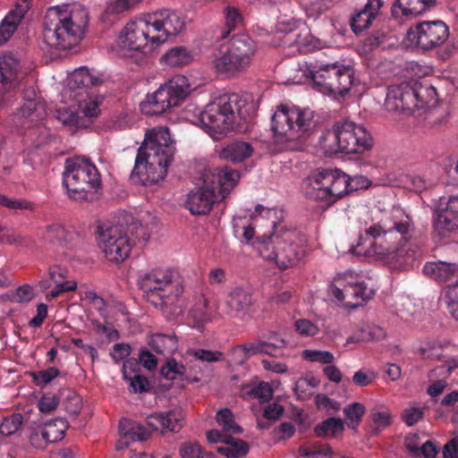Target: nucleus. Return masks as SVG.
Masks as SVG:
<instances>
[{"label":"nucleus","instance_id":"55","mask_svg":"<svg viewBox=\"0 0 458 458\" xmlns=\"http://www.w3.org/2000/svg\"><path fill=\"white\" fill-rule=\"evenodd\" d=\"M371 420L376 426L374 433L377 434L379 429L385 428L391 423V415L389 411L384 407L373 408L369 415Z\"/></svg>","mask_w":458,"mask_h":458},{"label":"nucleus","instance_id":"28","mask_svg":"<svg viewBox=\"0 0 458 458\" xmlns=\"http://www.w3.org/2000/svg\"><path fill=\"white\" fill-rule=\"evenodd\" d=\"M43 40L46 45L43 49L55 54L57 50V6L50 7L44 17Z\"/></svg>","mask_w":458,"mask_h":458},{"label":"nucleus","instance_id":"30","mask_svg":"<svg viewBox=\"0 0 458 458\" xmlns=\"http://www.w3.org/2000/svg\"><path fill=\"white\" fill-rule=\"evenodd\" d=\"M252 153L253 148L251 144L242 140H234L227 143L220 150L219 157L238 164L245 161Z\"/></svg>","mask_w":458,"mask_h":458},{"label":"nucleus","instance_id":"26","mask_svg":"<svg viewBox=\"0 0 458 458\" xmlns=\"http://www.w3.org/2000/svg\"><path fill=\"white\" fill-rule=\"evenodd\" d=\"M436 3V0H395L391 14L395 19L417 16L434 7Z\"/></svg>","mask_w":458,"mask_h":458},{"label":"nucleus","instance_id":"2","mask_svg":"<svg viewBox=\"0 0 458 458\" xmlns=\"http://www.w3.org/2000/svg\"><path fill=\"white\" fill-rule=\"evenodd\" d=\"M174 152L175 147L168 128L159 127L148 131L138 149L131 179L143 185L163 181Z\"/></svg>","mask_w":458,"mask_h":458},{"label":"nucleus","instance_id":"58","mask_svg":"<svg viewBox=\"0 0 458 458\" xmlns=\"http://www.w3.org/2000/svg\"><path fill=\"white\" fill-rule=\"evenodd\" d=\"M124 229L130 239L134 242L133 245L136 244L137 241L147 242L149 239V234L147 233L146 228L139 221L132 219L131 224L124 226Z\"/></svg>","mask_w":458,"mask_h":458},{"label":"nucleus","instance_id":"62","mask_svg":"<svg viewBox=\"0 0 458 458\" xmlns=\"http://www.w3.org/2000/svg\"><path fill=\"white\" fill-rule=\"evenodd\" d=\"M40 412L49 414L57 408V396L55 394H44L38 402Z\"/></svg>","mask_w":458,"mask_h":458},{"label":"nucleus","instance_id":"51","mask_svg":"<svg viewBox=\"0 0 458 458\" xmlns=\"http://www.w3.org/2000/svg\"><path fill=\"white\" fill-rule=\"evenodd\" d=\"M444 300L451 316L458 320V280L444 291Z\"/></svg>","mask_w":458,"mask_h":458},{"label":"nucleus","instance_id":"34","mask_svg":"<svg viewBox=\"0 0 458 458\" xmlns=\"http://www.w3.org/2000/svg\"><path fill=\"white\" fill-rule=\"evenodd\" d=\"M157 22H159V21L157 15L155 13L153 16H150L148 21L142 20L145 38H147L148 43L150 45L149 50H151L154 46H159L167 40L163 29H161Z\"/></svg>","mask_w":458,"mask_h":458},{"label":"nucleus","instance_id":"32","mask_svg":"<svg viewBox=\"0 0 458 458\" xmlns=\"http://www.w3.org/2000/svg\"><path fill=\"white\" fill-rule=\"evenodd\" d=\"M416 98H418V109L423 107L434 108L438 102L436 89L427 81H412Z\"/></svg>","mask_w":458,"mask_h":458},{"label":"nucleus","instance_id":"24","mask_svg":"<svg viewBox=\"0 0 458 458\" xmlns=\"http://www.w3.org/2000/svg\"><path fill=\"white\" fill-rule=\"evenodd\" d=\"M147 425L152 431L169 430L178 432L182 428L183 417L180 411H169L166 412L155 413L147 417Z\"/></svg>","mask_w":458,"mask_h":458},{"label":"nucleus","instance_id":"3","mask_svg":"<svg viewBox=\"0 0 458 458\" xmlns=\"http://www.w3.org/2000/svg\"><path fill=\"white\" fill-rule=\"evenodd\" d=\"M256 114V106L250 96L231 94L220 97L199 114V121L216 140L228 131L241 130L242 124Z\"/></svg>","mask_w":458,"mask_h":458},{"label":"nucleus","instance_id":"45","mask_svg":"<svg viewBox=\"0 0 458 458\" xmlns=\"http://www.w3.org/2000/svg\"><path fill=\"white\" fill-rule=\"evenodd\" d=\"M17 68L12 57L0 58V94L4 91V86L16 79Z\"/></svg>","mask_w":458,"mask_h":458},{"label":"nucleus","instance_id":"14","mask_svg":"<svg viewBox=\"0 0 458 458\" xmlns=\"http://www.w3.org/2000/svg\"><path fill=\"white\" fill-rule=\"evenodd\" d=\"M98 242L106 259L120 263L125 260L134 243L122 224L98 227Z\"/></svg>","mask_w":458,"mask_h":458},{"label":"nucleus","instance_id":"63","mask_svg":"<svg viewBox=\"0 0 458 458\" xmlns=\"http://www.w3.org/2000/svg\"><path fill=\"white\" fill-rule=\"evenodd\" d=\"M34 296L33 287L30 284H23L15 290L13 298L10 299V301H15L19 303H27L32 301Z\"/></svg>","mask_w":458,"mask_h":458},{"label":"nucleus","instance_id":"19","mask_svg":"<svg viewBox=\"0 0 458 458\" xmlns=\"http://www.w3.org/2000/svg\"><path fill=\"white\" fill-rule=\"evenodd\" d=\"M252 295L242 286L232 288L226 294L225 301L217 307L220 318H233L246 312L252 305Z\"/></svg>","mask_w":458,"mask_h":458},{"label":"nucleus","instance_id":"35","mask_svg":"<svg viewBox=\"0 0 458 458\" xmlns=\"http://www.w3.org/2000/svg\"><path fill=\"white\" fill-rule=\"evenodd\" d=\"M192 59L191 52L183 46L171 48L161 57V61L171 67L188 65L191 63Z\"/></svg>","mask_w":458,"mask_h":458},{"label":"nucleus","instance_id":"31","mask_svg":"<svg viewBox=\"0 0 458 458\" xmlns=\"http://www.w3.org/2000/svg\"><path fill=\"white\" fill-rule=\"evenodd\" d=\"M155 14L157 15V24L163 29L166 39L169 36H176L185 28L184 19L176 12L163 10Z\"/></svg>","mask_w":458,"mask_h":458},{"label":"nucleus","instance_id":"16","mask_svg":"<svg viewBox=\"0 0 458 458\" xmlns=\"http://www.w3.org/2000/svg\"><path fill=\"white\" fill-rule=\"evenodd\" d=\"M432 239L445 243L458 233V196H452L434 211Z\"/></svg>","mask_w":458,"mask_h":458},{"label":"nucleus","instance_id":"40","mask_svg":"<svg viewBox=\"0 0 458 458\" xmlns=\"http://www.w3.org/2000/svg\"><path fill=\"white\" fill-rule=\"evenodd\" d=\"M189 317L197 325H204L212 319V313L208 308V301L203 295L199 296L189 310Z\"/></svg>","mask_w":458,"mask_h":458},{"label":"nucleus","instance_id":"27","mask_svg":"<svg viewBox=\"0 0 458 458\" xmlns=\"http://www.w3.org/2000/svg\"><path fill=\"white\" fill-rule=\"evenodd\" d=\"M404 446L408 454L413 458L423 456L424 458H436L439 452V446L436 442L428 440L420 444L418 434L409 433L404 437Z\"/></svg>","mask_w":458,"mask_h":458},{"label":"nucleus","instance_id":"43","mask_svg":"<svg viewBox=\"0 0 458 458\" xmlns=\"http://www.w3.org/2000/svg\"><path fill=\"white\" fill-rule=\"evenodd\" d=\"M225 16V30L222 32V38H226L229 34L243 22V17L239 9L234 6H226L223 10Z\"/></svg>","mask_w":458,"mask_h":458},{"label":"nucleus","instance_id":"36","mask_svg":"<svg viewBox=\"0 0 458 458\" xmlns=\"http://www.w3.org/2000/svg\"><path fill=\"white\" fill-rule=\"evenodd\" d=\"M120 433L125 434L131 442L145 441L151 436V431L145 426L130 420H124L119 425Z\"/></svg>","mask_w":458,"mask_h":458},{"label":"nucleus","instance_id":"4","mask_svg":"<svg viewBox=\"0 0 458 458\" xmlns=\"http://www.w3.org/2000/svg\"><path fill=\"white\" fill-rule=\"evenodd\" d=\"M139 285L147 301L160 309L169 319L183 314L187 301L183 296V279L178 272L152 269L140 277Z\"/></svg>","mask_w":458,"mask_h":458},{"label":"nucleus","instance_id":"23","mask_svg":"<svg viewBox=\"0 0 458 458\" xmlns=\"http://www.w3.org/2000/svg\"><path fill=\"white\" fill-rule=\"evenodd\" d=\"M142 26V20L131 21L126 24L119 37L121 48L129 52H146L148 43Z\"/></svg>","mask_w":458,"mask_h":458},{"label":"nucleus","instance_id":"54","mask_svg":"<svg viewBox=\"0 0 458 458\" xmlns=\"http://www.w3.org/2000/svg\"><path fill=\"white\" fill-rule=\"evenodd\" d=\"M445 345L437 340L427 341L423 346L419 348V353L423 359L440 360L443 358L440 351Z\"/></svg>","mask_w":458,"mask_h":458},{"label":"nucleus","instance_id":"47","mask_svg":"<svg viewBox=\"0 0 458 458\" xmlns=\"http://www.w3.org/2000/svg\"><path fill=\"white\" fill-rule=\"evenodd\" d=\"M365 411V406L360 403H353L345 406L344 413L347 420V426L356 431Z\"/></svg>","mask_w":458,"mask_h":458},{"label":"nucleus","instance_id":"46","mask_svg":"<svg viewBox=\"0 0 458 458\" xmlns=\"http://www.w3.org/2000/svg\"><path fill=\"white\" fill-rule=\"evenodd\" d=\"M20 113L21 116L30 119L31 122L42 120L46 116V106L44 103L30 99L21 106Z\"/></svg>","mask_w":458,"mask_h":458},{"label":"nucleus","instance_id":"13","mask_svg":"<svg viewBox=\"0 0 458 458\" xmlns=\"http://www.w3.org/2000/svg\"><path fill=\"white\" fill-rule=\"evenodd\" d=\"M310 78L319 91L344 97L352 85L353 72L347 66L325 64L310 72Z\"/></svg>","mask_w":458,"mask_h":458},{"label":"nucleus","instance_id":"42","mask_svg":"<svg viewBox=\"0 0 458 458\" xmlns=\"http://www.w3.org/2000/svg\"><path fill=\"white\" fill-rule=\"evenodd\" d=\"M241 395L244 399L257 398L262 402H268L273 397V389L266 382H261L256 386L247 385L242 388Z\"/></svg>","mask_w":458,"mask_h":458},{"label":"nucleus","instance_id":"1","mask_svg":"<svg viewBox=\"0 0 458 458\" xmlns=\"http://www.w3.org/2000/svg\"><path fill=\"white\" fill-rule=\"evenodd\" d=\"M415 233L412 218L400 209L371 225L360 235L352 251L358 255H376L380 259L412 257L411 240Z\"/></svg>","mask_w":458,"mask_h":458},{"label":"nucleus","instance_id":"10","mask_svg":"<svg viewBox=\"0 0 458 458\" xmlns=\"http://www.w3.org/2000/svg\"><path fill=\"white\" fill-rule=\"evenodd\" d=\"M349 176L338 170L318 171L304 179L305 196L330 206L349 194Z\"/></svg>","mask_w":458,"mask_h":458},{"label":"nucleus","instance_id":"7","mask_svg":"<svg viewBox=\"0 0 458 458\" xmlns=\"http://www.w3.org/2000/svg\"><path fill=\"white\" fill-rule=\"evenodd\" d=\"M273 233L262 236L260 255L267 260L275 261L281 269L296 266L304 257L303 240L295 230L284 227L272 221Z\"/></svg>","mask_w":458,"mask_h":458},{"label":"nucleus","instance_id":"48","mask_svg":"<svg viewBox=\"0 0 458 458\" xmlns=\"http://www.w3.org/2000/svg\"><path fill=\"white\" fill-rule=\"evenodd\" d=\"M376 16L372 13L363 7L351 18L350 24L352 31L355 34L362 32L370 26L371 21Z\"/></svg>","mask_w":458,"mask_h":458},{"label":"nucleus","instance_id":"18","mask_svg":"<svg viewBox=\"0 0 458 458\" xmlns=\"http://www.w3.org/2000/svg\"><path fill=\"white\" fill-rule=\"evenodd\" d=\"M418 106L412 81L389 87L386 98V106L389 111L411 114L418 109Z\"/></svg>","mask_w":458,"mask_h":458},{"label":"nucleus","instance_id":"8","mask_svg":"<svg viewBox=\"0 0 458 458\" xmlns=\"http://www.w3.org/2000/svg\"><path fill=\"white\" fill-rule=\"evenodd\" d=\"M256 52L257 45L250 36L233 35L216 49L213 65L217 73L229 78L236 77L251 65Z\"/></svg>","mask_w":458,"mask_h":458},{"label":"nucleus","instance_id":"21","mask_svg":"<svg viewBox=\"0 0 458 458\" xmlns=\"http://www.w3.org/2000/svg\"><path fill=\"white\" fill-rule=\"evenodd\" d=\"M332 293L338 301H343L346 308L357 309L369 301L375 293L372 289L368 288L365 283L361 282L347 284L344 289L333 286Z\"/></svg>","mask_w":458,"mask_h":458},{"label":"nucleus","instance_id":"11","mask_svg":"<svg viewBox=\"0 0 458 458\" xmlns=\"http://www.w3.org/2000/svg\"><path fill=\"white\" fill-rule=\"evenodd\" d=\"M190 92V85L184 76H176L161 85L153 94L140 103V108L148 115H161L172 107L179 106Z\"/></svg>","mask_w":458,"mask_h":458},{"label":"nucleus","instance_id":"6","mask_svg":"<svg viewBox=\"0 0 458 458\" xmlns=\"http://www.w3.org/2000/svg\"><path fill=\"white\" fill-rule=\"evenodd\" d=\"M317 126L314 114L309 109L278 106L272 116L271 129L277 140L285 143L288 150H298Z\"/></svg>","mask_w":458,"mask_h":458},{"label":"nucleus","instance_id":"25","mask_svg":"<svg viewBox=\"0 0 458 458\" xmlns=\"http://www.w3.org/2000/svg\"><path fill=\"white\" fill-rule=\"evenodd\" d=\"M103 83V80L99 76L93 75L89 72V69L85 67H81L80 69H76L73 71L66 79V87L73 91L75 89L83 90L87 95L92 97V98H98L97 96H94V93H89L88 89L89 87H96L101 85Z\"/></svg>","mask_w":458,"mask_h":458},{"label":"nucleus","instance_id":"61","mask_svg":"<svg viewBox=\"0 0 458 458\" xmlns=\"http://www.w3.org/2000/svg\"><path fill=\"white\" fill-rule=\"evenodd\" d=\"M303 357L310 361L320 362L323 364H331L334 360V355L328 351H303Z\"/></svg>","mask_w":458,"mask_h":458},{"label":"nucleus","instance_id":"41","mask_svg":"<svg viewBox=\"0 0 458 458\" xmlns=\"http://www.w3.org/2000/svg\"><path fill=\"white\" fill-rule=\"evenodd\" d=\"M344 429V422L338 418H328L322 422L318 423L314 428L315 434L319 437H335L341 434Z\"/></svg>","mask_w":458,"mask_h":458},{"label":"nucleus","instance_id":"57","mask_svg":"<svg viewBox=\"0 0 458 458\" xmlns=\"http://www.w3.org/2000/svg\"><path fill=\"white\" fill-rule=\"evenodd\" d=\"M29 375L33 378V383L40 387L45 386L57 377V369L48 368L38 371H30Z\"/></svg>","mask_w":458,"mask_h":458},{"label":"nucleus","instance_id":"39","mask_svg":"<svg viewBox=\"0 0 458 458\" xmlns=\"http://www.w3.org/2000/svg\"><path fill=\"white\" fill-rule=\"evenodd\" d=\"M264 340L261 339L247 342L233 348V354L241 355V358L237 360L239 365H242L250 357L264 354Z\"/></svg>","mask_w":458,"mask_h":458},{"label":"nucleus","instance_id":"37","mask_svg":"<svg viewBox=\"0 0 458 458\" xmlns=\"http://www.w3.org/2000/svg\"><path fill=\"white\" fill-rule=\"evenodd\" d=\"M149 345L158 354L171 355L177 350V340L174 335L156 334L152 335Z\"/></svg>","mask_w":458,"mask_h":458},{"label":"nucleus","instance_id":"9","mask_svg":"<svg viewBox=\"0 0 458 458\" xmlns=\"http://www.w3.org/2000/svg\"><path fill=\"white\" fill-rule=\"evenodd\" d=\"M63 185L70 199L92 200L101 188V176L97 167L89 160L67 158L63 172Z\"/></svg>","mask_w":458,"mask_h":458},{"label":"nucleus","instance_id":"56","mask_svg":"<svg viewBox=\"0 0 458 458\" xmlns=\"http://www.w3.org/2000/svg\"><path fill=\"white\" fill-rule=\"evenodd\" d=\"M299 453L301 456H332L335 454L327 444H310L301 446Z\"/></svg>","mask_w":458,"mask_h":458},{"label":"nucleus","instance_id":"49","mask_svg":"<svg viewBox=\"0 0 458 458\" xmlns=\"http://www.w3.org/2000/svg\"><path fill=\"white\" fill-rule=\"evenodd\" d=\"M216 420L225 432H230L232 434H240L242 432V428L234 422L233 414L228 408L219 410L216 413Z\"/></svg>","mask_w":458,"mask_h":458},{"label":"nucleus","instance_id":"38","mask_svg":"<svg viewBox=\"0 0 458 458\" xmlns=\"http://www.w3.org/2000/svg\"><path fill=\"white\" fill-rule=\"evenodd\" d=\"M65 412L71 416H77L82 408L81 397L73 390L65 388L59 391V402Z\"/></svg>","mask_w":458,"mask_h":458},{"label":"nucleus","instance_id":"50","mask_svg":"<svg viewBox=\"0 0 458 458\" xmlns=\"http://www.w3.org/2000/svg\"><path fill=\"white\" fill-rule=\"evenodd\" d=\"M181 458H214L213 452L204 453L201 446L196 442H186L181 445L179 449Z\"/></svg>","mask_w":458,"mask_h":458},{"label":"nucleus","instance_id":"15","mask_svg":"<svg viewBox=\"0 0 458 458\" xmlns=\"http://www.w3.org/2000/svg\"><path fill=\"white\" fill-rule=\"evenodd\" d=\"M100 101L89 97L80 101L79 105L59 109V122L63 128L73 134L79 129H87L92 125L100 114Z\"/></svg>","mask_w":458,"mask_h":458},{"label":"nucleus","instance_id":"60","mask_svg":"<svg viewBox=\"0 0 458 458\" xmlns=\"http://www.w3.org/2000/svg\"><path fill=\"white\" fill-rule=\"evenodd\" d=\"M188 354L194 356L197 360L207 362L219 361L222 360L224 357L222 352L205 349L190 350L188 351Z\"/></svg>","mask_w":458,"mask_h":458},{"label":"nucleus","instance_id":"12","mask_svg":"<svg viewBox=\"0 0 458 458\" xmlns=\"http://www.w3.org/2000/svg\"><path fill=\"white\" fill-rule=\"evenodd\" d=\"M88 21V12L81 6L72 8L69 13L59 8V58L67 55H62V51L78 47L84 37Z\"/></svg>","mask_w":458,"mask_h":458},{"label":"nucleus","instance_id":"53","mask_svg":"<svg viewBox=\"0 0 458 458\" xmlns=\"http://www.w3.org/2000/svg\"><path fill=\"white\" fill-rule=\"evenodd\" d=\"M23 422V416L21 413H13L4 418L0 425V434L9 437L19 430Z\"/></svg>","mask_w":458,"mask_h":458},{"label":"nucleus","instance_id":"59","mask_svg":"<svg viewBox=\"0 0 458 458\" xmlns=\"http://www.w3.org/2000/svg\"><path fill=\"white\" fill-rule=\"evenodd\" d=\"M360 335L358 336V340L360 341H379L383 340L386 336V331L377 326H368L360 329Z\"/></svg>","mask_w":458,"mask_h":458},{"label":"nucleus","instance_id":"33","mask_svg":"<svg viewBox=\"0 0 458 458\" xmlns=\"http://www.w3.org/2000/svg\"><path fill=\"white\" fill-rule=\"evenodd\" d=\"M216 454L226 458H240L248 454L250 446L242 439L229 436L225 440V445L215 447Z\"/></svg>","mask_w":458,"mask_h":458},{"label":"nucleus","instance_id":"5","mask_svg":"<svg viewBox=\"0 0 458 458\" xmlns=\"http://www.w3.org/2000/svg\"><path fill=\"white\" fill-rule=\"evenodd\" d=\"M374 139L361 124L349 120L335 122L331 129L323 131L318 147L326 156L338 153L362 154L372 148Z\"/></svg>","mask_w":458,"mask_h":458},{"label":"nucleus","instance_id":"17","mask_svg":"<svg viewBox=\"0 0 458 458\" xmlns=\"http://www.w3.org/2000/svg\"><path fill=\"white\" fill-rule=\"evenodd\" d=\"M449 37V28L443 21H422L411 27L407 40L411 45L430 50L443 45Z\"/></svg>","mask_w":458,"mask_h":458},{"label":"nucleus","instance_id":"29","mask_svg":"<svg viewBox=\"0 0 458 458\" xmlns=\"http://www.w3.org/2000/svg\"><path fill=\"white\" fill-rule=\"evenodd\" d=\"M425 275L437 282H445L458 276V263L455 262H428L423 267Z\"/></svg>","mask_w":458,"mask_h":458},{"label":"nucleus","instance_id":"22","mask_svg":"<svg viewBox=\"0 0 458 458\" xmlns=\"http://www.w3.org/2000/svg\"><path fill=\"white\" fill-rule=\"evenodd\" d=\"M204 180L208 182V185L216 189L218 198L224 199L238 183L240 173L225 166L206 172Z\"/></svg>","mask_w":458,"mask_h":458},{"label":"nucleus","instance_id":"52","mask_svg":"<svg viewBox=\"0 0 458 458\" xmlns=\"http://www.w3.org/2000/svg\"><path fill=\"white\" fill-rule=\"evenodd\" d=\"M185 373L186 367L174 358L168 359L160 369V374L168 380L175 379L176 376H184Z\"/></svg>","mask_w":458,"mask_h":458},{"label":"nucleus","instance_id":"20","mask_svg":"<svg viewBox=\"0 0 458 458\" xmlns=\"http://www.w3.org/2000/svg\"><path fill=\"white\" fill-rule=\"evenodd\" d=\"M221 200L216 189L208 185V182L203 179V184L188 194L186 207L193 215H206L211 210L216 202Z\"/></svg>","mask_w":458,"mask_h":458},{"label":"nucleus","instance_id":"44","mask_svg":"<svg viewBox=\"0 0 458 458\" xmlns=\"http://www.w3.org/2000/svg\"><path fill=\"white\" fill-rule=\"evenodd\" d=\"M141 0H114L108 3L106 8L100 15V21L106 22L109 16L117 15L134 7Z\"/></svg>","mask_w":458,"mask_h":458},{"label":"nucleus","instance_id":"64","mask_svg":"<svg viewBox=\"0 0 458 458\" xmlns=\"http://www.w3.org/2000/svg\"><path fill=\"white\" fill-rule=\"evenodd\" d=\"M295 329L302 336H313L318 333V327L309 319L295 321Z\"/></svg>","mask_w":458,"mask_h":458}]
</instances>
